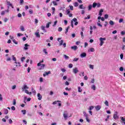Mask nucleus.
I'll return each instance as SVG.
<instances>
[{
    "instance_id": "412c9836",
    "label": "nucleus",
    "mask_w": 125,
    "mask_h": 125,
    "mask_svg": "<svg viewBox=\"0 0 125 125\" xmlns=\"http://www.w3.org/2000/svg\"><path fill=\"white\" fill-rule=\"evenodd\" d=\"M73 5L75 7H77V6H79V3H78L77 2H75L73 3Z\"/></svg>"
},
{
    "instance_id": "a18cd8bd",
    "label": "nucleus",
    "mask_w": 125,
    "mask_h": 125,
    "mask_svg": "<svg viewBox=\"0 0 125 125\" xmlns=\"http://www.w3.org/2000/svg\"><path fill=\"white\" fill-rule=\"evenodd\" d=\"M85 119H86V121L88 123H89V122H90V120H89V119H88V116H87L86 117H85Z\"/></svg>"
},
{
    "instance_id": "4468645a",
    "label": "nucleus",
    "mask_w": 125,
    "mask_h": 125,
    "mask_svg": "<svg viewBox=\"0 0 125 125\" xmlns=\"http://www.w3.org/2000/svg\"><path fill=\"white\" fill-rule=\"evenodd\" d=\"M88 52H94V48H91L88 50Z\"/></svg>"
},
{
    "instance_id": "4d7b16f0",
    "label": "nucleus",
    "mask_w": 125,
    "mask_h": 125,
    "mask_svg": "<svg viewBox=\"0 0 125 125\" xmlns=\"http://www.w3.org/2000/svg\"><path fill=\"white\" fill-rule=\"evenodd\" d=\"M13 105H16V100H15V99L13 100Z\"/></svg>"
},
{
    "instance_id": "de8ad7c7",
    "label": "nucleus",
    "mask_w": 125,
    "mask_h": 125,
    "mask_svg": "<svg viewBox=\"0 0 125 125\" xmlns=\"http://www.w3.org/2000/svg\"><path fill=\"white\" fill-rule=\"evenodd\" d=\"M79 60V58H74L73 60V62H77V61H78Z\"/></svg>"
},
{
    "instance_id": "b1692460",
    "label": "nucleus",
    "mask_w": 125,
    "mask_h": 125,
    "mask_svg": "<svg viewBox=\"0 0 125 125\" xmlns=\"http://www.w3.org/2000/svg\"><path fill=\"white\" fill-rule=\"evenodd\" d=\"M93 6L92 5H89V6L88 7V10L89 11L91 10V8H92Z\"/></svg>"
},
{
    "instance_id": "5fc2aeb1",
    "label": "nucleus",
    "mask_w": 125,
    "mask_h": 125,
    "mask_svg": "<svg viewBox=\"0 0 125 125\" xmlns=\"http://www.w3.org/2000/svg\"><path fill=\"white\" fill-rule=\"evenodd\" d=\"M122 22H124V19H120L119 20V23H122Z\"/></svg>"
},
{
    "instance_id": "69168bd1",
    "label": "nucleus",
    "mask_w": 125,
    "mask_h": 125,
    "mask_svg": "<svg viewBox=\"0 0 125 125\" xmlns=\"http://www.w3.org/2000/svg\"><path fill=\"white\" fill-rule=\"evenodd\" d=\"M71 12L70 11V9H68L66 10V13L67 15L70 13Z\"/></svg>"
},
{
    "instance_id": "58836bf2",
    "label": "nucleus",
    "mask_w": 125,
    "mask_h": 125,
    "mask_svg": "<svg viewBox=\"0 0 125 125\" xmlns=\"http://www.w3.org/2000/svg\"><path fill=\"white\" fill-rule=\"evenodd\" d=\"M21 30L22 32H24V31H25V28H24L23 26H21Z\"/></svg>"
},
{
    "instance_id": "20e7f679",
    "label": "nucleus",
    "mask_w": 125,
    "mask_h": 125,
    "mask_svg": "<svg viewBox=\"0 0 125 125\" xmlns=\"http://www.w3.org/2000/svg\"><path fill=\"white\" fill-rule=\"evenodd\" d=\"M73 73H74V74H77L78 73H79V69H78L77 67H75L73 69Z\"/></svg>"
},
{
    "instance_id": "052dcab7",
    "label": "nucleus",
    "mask_w": 125,
    "mask_h": 125,
    "mask_svg": "<svg viewBox=\"0 0 125 125\" xmlns=\"http://www.w3.org/2000/svg\"><path fill=\"white\" fill-rule=\"evenodd\" d=\"M56 24H57V21H56L54 22V24L53 25V27H55V26H56Z\"/></svg>"
},
{
    "instance_id": "1a4fd4ad",
    "label": "nucleus",
    "mask_w": 125,
    "mask_h": 125,
    "mask_svg": "<svg viewBox=\"0 0 125 125\" xmlns=\"http://www.w3.org/2000/svg\"><path fill=\"white\" fill-rule=\"evenodd\" d=\"M41 29L42 30V31H43V32H44V33H46V30H45V26H44L43 25H42Z\"/></svg>"
},
{
    "instance_id": "79ce46f5",
    "label": "nucleus",
    "mask_w": 125,
    "mask_h": 125,
    "mask_svg": "<svg viewBox=\"0 0 125 125\" xmlns=\"http://www.w3.org/2000/svg\"><path fill=\"white\" fill-rule=\"evenodd\" d=\"M73 21L74 22H77L78 19H77L76 18H74V19H72V22H73Z\"/></svg>"
},
{
    "instance_id": "5701e85b",
    "label": "nucleus",
    "mask_w": 125,
    "mask_h": 125,
    "mask_svg": "<svg viewBox=\"0 0 125 125\" xmlns=\"http://www.w3.org/2000/svg\"><path fill=\"white\" fill-rule=\"evenodd\" d=\"M97 5V3L94 2L93 3V5H92V6H93V8H95L96 7Z\"/></svg>"
},
{
    "instance_id": "7ed1b4c3",
    "label": "nucleus",
    "mask_w": 125,
    "mask_h": 125,
    "mask_svg": "<svg viewBox=\"0 0 125 125\" xmlns=\"http://www.w3.org/2000/svg\"><path fill=\"white\" fill-rule=\"evenodd\" d=\"M60 40H61V38H58L57 39L58 42H60L59 45L60 46H61V45H62L63 42H64V41L63 40H61L60 41Z\"/></svg>"
},
{
    "instance_id": "37998d69",
    "label": "nucleus",
    "mask_w": 125,
    "mask_h": 125,
    "mask_svg": "<svg viewBox=\"0 0 125 125\" xmlns=\"http://www.w3.org/2000/svg\"><path fill=\"white\" fill-rule=\"evenodd\" d=\"M43 52H44V53L46 54V55H47L48 54V53L46 51V49H43Z\"/></svg>"
},
{
    "instance_id": "ea45409f",
    "label": "nucleus",
    "mask_w": 125,
    "mask_h": 125,
    "mask_svg": "<svg viewBox=\"0 0 125 125\" xmlns=\"http://www.w3.org/2000/svg\"><path fill=\"white\" fill-rule=\"evenodd\" d=\"M31 90H32V93H35L36 94L37 92H36V90L34 89V88H32Z\"/></svg>"
},
{
    "instance_id": "e2e57ef3",
    "label": "nucleus",
    "mask_w": 125,
    "mask_h": 125,
    "mask_svg": "<svg viewBox=\"0 0 125 125\" xmlns=\"http://www.w3.org/2000/svg\"><path fill=\"white\" fill-rule=\"evenodd\" d=\"M2 95L1 94H0V101H2Z\"/></svg>"
},
{
    "instance_id": "8fccbe9b",
    "label": "nucleus",
    "mask_w": 125,
    "mask_h": 125,
    "mask_svg": "<svg viewBox=\"0 0 125 125\" xmlns=\"http://www.w3.org/2000/svg\"><path fill=\"white\" fill-rule=\"evenodd\" d=\"M108 17H109V16L108 15V14L104 15V19H108Z\"/></svg>"
},
{
    "instance_id": "bf43d9fd",
    "label": "nucleus",
    "mask_w": 125,
    "mask_h": 125,
    "mask_svg": "<svg viewBox=\"0 0 125 125\" xmlns=\"http://www.w3.org/2000/svg\"><path fill=\"white\" fill-rule=\"evenodd\" d=\"M70 10H74V7L73 6L69 5Z\"/></svg>"
},
{
    "instance_id": "a19ab883",
    "label": "nucleus",
    "mask_w": 125,
    "mask_h": 125,
    "mask_svg": "<svg viewBox=\"0 0 125 125\" xmlns=\"http://www.w3.org/2000/svg\"><path fill=\"white\" fill-rule=\"evenodd\" d=\"M94 108V106H89V111H91V110H92Z\"/></svg>"
},
{
    "instance_id": "473e14b6",
    "label": "nucleus",
    "mask_w": 125,
    "mask_h": 125,
    "mask_svg": "<svg viewBox=\"0 0 125 125\" xmlns=\"http://www.w3.org/2000/svg\"><path fill=\"white\" fill-rule=\"evenodd\" d=\"M21 113H22L23 115H26V110L25 109L22 110Z\"/></svg>"
},
{
    "instance_id": "4be33fe9",
    "label": "nucleus",
    "mask_w": 125,
    "mask_h": 125,
    "mask_svg": "<svg viewBox=\"0 0 125 125\" xmlns=\"http://www.w3.org/2000/svg\"><path fill=\"white\" fill-rule=\"evenodd\" d=\"M25 93L27 94H29V95H31V94H32V92H29V91H28V90H25Z\"/></svg>"
},
{
    "instance_id": "7c9ffc66",
    "label": "nucleus",
    "mask_w": 125,
    "mask_h": 125,
    "mask_svg": "<svg viewBox=\"0 0 125 125\" xmlns=\"http://www.w3.org/2000/svg\"><path fill=\"white\" fill-rule=\"evenodd\" d=\"M92 89H93V90H95L96 89V87L95 86V85H93L91 86Z\"/></svg>"
},
{
    "instance_id": "3c124183",
    "label": "nucleus",
    "mask_w": 125,
    "mask_h": 125,
    "mask_svg": "<svg viewBox=\"0 0 125 125\" xmlns=\"http://www.w3.org/2000/svg\"><path fill=\"white\" fill-rule=\"evenodd\" d=\"M119 70L121 72H123V71H124V67H120V68H119Z\"/></svg>"
},
{
    "instance_id": "864d4df0",
    "label": "nucleus",
    "mask_w": 125,
    "mask_h": 125,
    "mask_svg": "<svg viewBox=\"0 0 125 125\" xmlns=\"http://www.w3.org/2000/svg\"><path fill=\"white\" fill-rule=\"evenodd\" d=\"M62 27H59L58 31V32H62Z\"/></svg>"
},
{
    "instance_id": "423d86ee",
    "label": "nucleus",
    "mask_w": 125,
    "mask_h": 125,
    "mask_svg": "<svg viewBox=\"0 0 125 125\" xmlns=\"http://www.w3.org/2000/svg\"><path fill=\"white\" fill-rule=\"evenodd\" d=\"M24 47H23V49L24 50H28L29 49V48H28V46H30L28 44L26 43L24 44Z\"/></svg>"
},
{
    "instance_id": "603ef678",
    "label": "nucleus",
    "mask_w": 125,
    "mask_h": 125,
    "mask_svg": "<svg viewBox=\"0 0 125 125\" xmlns=\"http://www.w3.org/2000/svg\"><path fill=\"white\" fill-rule=\"evenodd\" d=\"M52 3L54 4V5H58L57 3L55 1H53Z\"/></svg>"
},
{
    "instance_id": "6ab92c4d",
    "label": "nucleus",
    "mask_w": 125,
    "mask_h": 125,
    "mask_svg": "<svg viewBox=\"0 0 125 125\" xmlns=\"http://www.w3.org/2000/svg\"><path fill=\"white\" fill-rule=\"evenodd\" d=\"M113 118L115 120H117V119H119V116H118V115L114 114L113 115Z\"/></svg>"
},
{
    "instance_id": "c85d7f7f",
    "label": "nucleus",
    "mask_w": 125,
    "mask_h": 125,
    "mask_svg": "<svg viewBox=\"0 0 125 125\" xmlns=\"http://www.w3.org/2000/svg\"><path fill=\"white\" fill-rule=\"evenodd\" d=\"M23 3H24V0H20V5H23Z\"/></svg>"
},
{
    "instance_id": "e433bc0d",
    "label": "nucleus",
    "mask_w": 125,
    "mask_h": 125,
    "mask_svg": "<svg viewBox=\"0 0 125 125\" xmlns=\"http://www.w3.org/2000/svg\"><path fill=\"white\" fill-rule=\"evenodd\" d=\"M78 92H82V91H83V89L81 88V87H78Z\"/></svg>"
},
{
    "instance_id": "a211bd4d",
    "label": "nucleus",
    "mask_w": 125,
    "mask_h": 125,
    "mask_svg": "<svg viewBox=\"0 0 125 125\" xmlns=\"http://www.w3.org/2000/svg\"><path fill=\"white\" fill-rule=\"evenodd\" d=\"M79 8L80 9H84V8H85V7H83V4H81L79 7Z\"/></svg>"
},
{
    "instance_id": "f704fd0d",
    "label": "nucleus",
    "mask_w": 125,
    "mask_h": 125,
    "mask_svg": "<svg viewBox=\"0 0 125 125\" xmlns=\"http://www.w3.org/2000/svg\"><path fill=\"white\" fill-rule=\"evenodd\" d=\"M57 102H61V101H55V102H53L52 104L53 105H55L56 104H57Z\"/></svg>"
},
{
    "instance_id": "0e129e2a",
    "label": "nucleus",
    "mask_w": 125,
    "mask_h": 125,
    "mask_svg": "<svg viewBox=\"0 0 125 125\" xmlns=\"http://www.w3.org/2000/svg\"><path fill=\"white\" fill-rule=\"evenodd\" d=\"M15 88H16V85H14L12 86V89H15Z\"/></svg>"
},
{
    "instance_id": "0eeeda50",
    "label": "nucleus",
    "mask_w": 125,
    "mask_h": 125,
    "mask_svg": "<svg viewBox=\"0 0 125 125\" xmlns=\"http://www.w3.org/2000/svg\"><path fill=\"white\" fill-rule=\"evenodd\" d=\"M71 49L73 50H74V51H76L77 49H78V46L74 45L71 47Z\"/></svg>"
},
{
    "instance_id": "c756f323",
    "label": "nucleus",
    "mask_w": 125,
    "mask_h": 125,
    "mask_svg": "<svg viewBox=\"0 0 125 125\" xmlns=\"http://www.w3.org/2000/svg\"><path fill=\"white\" fill-rule=\"evenodd\" d=\"M4 114L5 115H7V114H8V110H7V109H4Z\"/></svg>"
},
{
    "instance_id": "c9c22d12",
    "label": "nucleus",
    "mask_w": 125,
    "mask_h": 125,
    "mask_svg": "<svg viewBox=\"0 0 125 125\" xmlns=\"http://www.w3.org/2000/svg\"><path fill=\"white\" fill-rule=\"evenodd\" d=\"M7 4L8 6H12V4L10 3V1H9L7 2Z\"/></svg>"
},
{
    "instance_id": "9d476101",
    "label": "nucleus",
    "mask_w": 125,
    "mask_h": 125,
    "mask_svg": "<svg viewBox=\"0 0 125 125\" xmlns=\"http://www.w3.org/2000/svg\"><path fill=\"white\" fill-rule=\"evenodd\" d=\"M37 97H38V100H42V96H41L40 93L38 94Z\"/></svg>"
},
{
    "instance_id": "774afa93",
    "label": "nucleus",
    "mask_w": 125,
    "mask_h": 125,
    "mask_svg": "<svg viewBox=\"0 0 125 125\" xmlns=\"http://www.w3.org/2000/svg\"><path fill=\"white\" fill-rule=\"evenodd\" d=\"M21 36H23V34L20 33H19L18 34V37H21Z\"/></svg>"
},
{
    "instance_id": "f257e3e1",
    "label": "nucleus",
    "mask_w": 125,
    "mask_h": 125,
    "mask_svg": "<svg viewBox=\"0 0 125 125\" xmlns=\"http://www.w3.org/2000/svg\"><path fill=\"white\" fill-rule=\"evenodd\" d=\"M68 111H65L63 113V117L64 120H66L68 119Z\"/></svg>"
},
{
    "instance_id": "6e6d98bb",
    "label": "nucleus",
    "mask_w": 125,
    "mask_h": 125,
    "mask_svg": "<svg viewBox=\"0 0 125 125\" xmlns=\"http://www.w3.org/2000/svg\"><path fill=\"white\" fill-rule=\"evenodd\" d=\"M100 6H101V4H100V3H97V7L99 8L100 7Z\"/></svg>"
},
{
    "instance_id": "dca6fc26",
    "label": "nucleus",
    "mask_w": 125,
    "mask_h": 125,
    "mask_svg": "<svg viewBox=\"0 0 125 125\" xmlns=\"http://www.w3.org/2000/svg\"><path fill=\"white\" fill-rule=\"evenodd\" d=\"M15 63H16V67H18V66L20 67V66H21V63L19 62H15Z\"/></svg>"
},
{
    "instance_id": "72a5a7b5",
    "label": "nucleus",
    "mask_w": 125,
    "mask_h": 125,
    "mask_svg": "<svg viewBox=\"0 0 125 125\" xmlns=\"http://www.w3.org/2000/svg\"><path fill=\"white\" fill-rule=\"evenodd\" d=\"M103 9H101L99 12V15H100V16H102V12H103Z\"/></svg>"
},
{
    "instance_id": "338daca9",
    "label": "nucleus",
    "mask_w": 125,
    "mask_h": 125,
    "mask_svg": "<svg viewBox=\"0 0 125 125\" xmlns=\"http://www.w3.org/2000/svg\"><path fill=\"white\" fill-rule=\"evenodd\" d=\"M5 14V11H2L1 13V15H4Z\"/></svg>"
},
{
    "instance_id": "680f3d73",
    "label": "nucleus",
    "mask_w": 125,
    "mask_h": 125,
    "mask_svg": "<svg viewBox=\"0 0 125 125\" xmlns=\"http://www.w3.org/2000/svg\"><path fill=\"white\" fill-rule=\"evenodd\" d=\"M69 68H73V64L70 63L68 65Z\"/></svg>"
},
{
    "instance_id": "4c0bfd02",
    "label": "nucleus",
    "mask_w": 125,
    "mask_h": 125,
    "mask_svg": "<svg viewBox=\"0 0 125 125\" xmlns=\"http://www.w3.org/2000/svg\"><path fill=\"white\" fill-rule=\"evenodd\" d=\"M81 38L82 39H83L84 36H83V32L81 31Z\"/></svg>"
},
{
    "instance_id": "09e8293b",
    "label": "nucleus",
    "mask_w": 125,
    "mask_h": 125,
    "mask_svg": "<svg viewBox=\"0 0 125 125\" xmlns=\"http://www.w3.org/2000/svg\"><path fill=\"white\" fill-rule=\"evenodd\" d=\"M89 68L90 69H92V70H93V67H94V65H91V64H90L89 66Z\"/></svg>"
},
{
    "instance_id": "aec40b11",
    "label": "nucleus",
    "mask_w": 125,
    "mask_h": 125,
    "mask_svg": "<svg viewBox=\"0 0 125 125\" xmlns=\"http://www.w3.org/2000/svg\"><path fill=\"white\" fill-rule=\"evenodd\" d=\"M109 24L111 25V26H113V25H115V23L112 21H109Z\"/></svg>"
},
{
    "instance_id": "13d9d810",
    "label": "nucleus",
    "mask_w": 125,
    "mask_h": 125,
    "mask_svg": "<svg viewBox=\"0 0 125 125\" xmlns=\"http://www.w3.org/2000/svg\"><path fill=\"white\" fill-rule=\"evenodd\" d=\"M25 57H22V58H21V62H23L24 60H25Z\"/></svg>"
},
{
    "instance_id": "ddd939ff",
    "label": "nucleus",
    "mask_w": 125,
    "mask_h": 125,
    "mask_svg": "<svg viewBox=\"0 0 125 125\" xmlns=\"http://www.w3.org/2000/svg\"><path fill=\"white\" fill-rule=\"evenodd\" d=\"M35 35L36 38H41V35H40V33L39 32L35 33Z\"/></svg>"
},
{
    "instance_id": "6e6552de",
    "label": "nucleus",
    "mask_w": 125,
    "mask_h": 125,
    "mask_svg": "<svg viewBox=\"0 0 125 125\" xmlns=\"http://www.w3.org/2000/svg\"><path fill=\"white\" fill-rule=\"evenodd\" d=\"M81 58H83V57H86V53H82L80 55Z\"/></svg>"
},
{
    "instance_id": "9b49d317",
    "label": "nucleus",
    "mask_w": 125,
    "mask_h": 125,
    "mask_svg": "<svg viewBox=\"0 0 125 125\" xmlns=\"http://www.w3.org/2000/svg\"><path fill=\"white\" fill-rule=\"evenodd\" d=\"M95 109H96V111H99V110H100L101 109V106L97 105L96 106H95Z\"/></svg>"
},
{
    "instance_id": "cd10ccee",
    "label": "nucleus",
    "mask_w": 125,
    "mask_h": 125,
    "mask_svg": "<svg viewBox=\"0 0 125 125\" xmlns=\"http://www.w3.org/2000/svg\"><path fill=\"white\" fill-rule=\"evenodd\" d=\"M63 57H64V59H65L66 60H67V59H69V58H70L69 57V56L66 55H64Z\"/></svg>"
},
{
    "instance_id": "393cba45",
    "label": "nucleus",
    "mask_w": 125,
    "mask_h": 125,
    "mask_svg": "<svg viewBox=\"0 0 125 125\" xmlns=\"http://www.w3.org/2000/svg\"><path fill=\"white\" fill-rule=\"evenodd\" d=\"M29 87L27 86V85H24L23 88H22V89H28Z\"/></svg>"
},
{
    "instance_id": "f03ea898",
    "label": "nucleus",
    "mask_w": 125,
    "mask_h": 125,
    "mask_svg": "<svg viewBox=\"0 0 125 125\" xmlns=\"http://www.w3.org/2000/svg\"><path fill=\"white\" fill-rule=\"evenodd\" d=\"M104 41H106V38H105L101 37V38H100L101 46H102V45H103V43H104Z\"/></svg>"
},
{
    "instance_id": "f8f14e48",
    "label": "nucleus",
    "mask_w": 125,
    "mask_h": 125,
    "mask_svg": "<svg viewBox=\"0 0 125 125\" xmlns=\"http://www.w3.org/2000/svg\"><path fill=\"white\" fill-rule=\"evenodd\" d=\"M50 71H49L48 72H45L43 74V77H45V76H47V75H49L50 74Z\"/></svg>"
},
{
    "instance_id": "a878e982",
    "label": "nucleus",
    "mask_w": 125,
    "mask_h": 125,
    "mask_svg": "<svg viewBox=\"0 0 125 125\" xmlns=\"http://www.w3.org/2000/svg\"><path fill=\"white\" fill-rule=\"evenodd\" d=\"M83 114L84 115V117H85V118H86V117H88V114H86V112H85V111H83Z\"/></svg>"
},
{
    "instance_id": "49530a36",
    "label": "nucleus",
    "mask_w": 125,
    "mask_h": 125,
    "mask_svg": "<svg viewBox=\"0 0 125 125\" xmlns=\"http://www.w3.org/2000/svg\"><path fill=\"white\" fill-rule=\"evenodd\" d=\"M12 57L13 58V61H16V58L14 57V55H12Z\"/></svg>"
},
{
    "instance_id": "39448f33",
    "label": "nucleus",
    "mask_w": 125,
    "mask_h": 125,
    "mask_svg": "<svg viewBox=\"0 0 125 125\" xmlns=\"http://www.w3.org/2000/svg\"><path fill=\"white\" fill-rule=\"evenodd\" d=\"M44 67H45V64H41V65L40 66V67H39V70H43V69H44Z\"/></svg>"
},
{
    "instance_id": "2f4dec72",
    "label": "nucleus",
    "mask_w": 125,
    "mask_h": 125,
    "mask_svg": "<svg viewBox=\"0 0 125 125\" xmlns=\"http://www.w3.org/2000/svg\"><path fill=\"white\" fill-rule=\"evenodd\" d=\"M43 62V60H42V61H41L40 62L38 63L37 64V66H38V67H40V66H41L42 65V63H42Z\"/></svg>"
},
{
    "instance_id": "bb28decb",
    "label": "nucleus",
    "mask_w": 125,
    "mask_h": 125,
    "mask_svg": "<svg viewBox=\"0 0 125 125\" xmlns=\"http://www.w3.org/2000/svg\"><path fill=\"white\" fill-rule=\"evenodd\" d=\"M104 104H105V106H109V102H108V101H107V100L105 101Z\"/></svg>"
},
{
    "instance_id": "c03bdc74",
    "label": "nucleus",
    "mask_w": 125,
    "mask_h": 125,
    "mask_svg": "<svg viewBox=\"0 0 125 125\" xmlns=\"http://www.w3.org/2000/svg\"><path fill=\"white\" fill-rule=\"evenodd\" d=\"M13 42H14V43H15V44H18V42H16L15 39L13 40Z\"/></svg>"
},
{
    "instance_id": "f3484780",
    "label": "nucleus",
    "mask_w": 125,
    "mask_h": 125,
    "mask_svg": "<svg viewBox=\"0 0 125 125\" xmlns=\"http://www.w3.org/2000/svg\"><path fill=\"white\" fill-rule=\"evenodd\" d=\"M50 24H51V22H48L47 23H46V28L48 29V28H49V26L50 25Z\"/></svg>"
},
{
    "instance_id": "2eb2a0df",
    "label": "nucleus",
    "mask_w": 125,
    "mask_h": 125,
    "mask_svg": "<svg viewBox=\"0 0 125 125\" xmlns=\"http://www.w3.org/2000/svg\"><path fill=\"white\" fill-rule=\"evenodd\" d=\"M121 119V121H122V124H124L125 125V119L123 117H120Z\"/></svg>"
}]
</instances>
